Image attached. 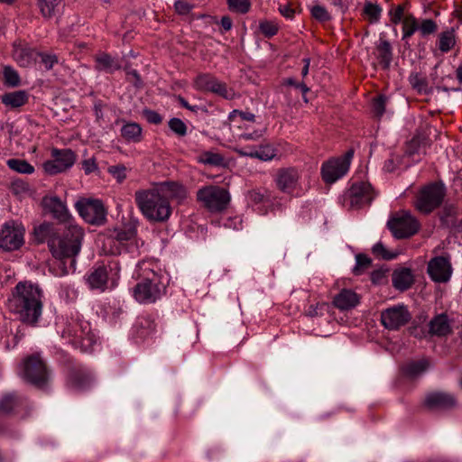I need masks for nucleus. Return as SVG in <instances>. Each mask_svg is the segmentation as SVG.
Segmentation results:
<instances>
[{"mask_svg":"<svg viewBox=\"0 0 462 462\" xmlns=\"http://www.w3.org/2000/svg\"><path fill=\"white\" fill-rule=\"evenodd\" d=\"M23 400L15 393L5 394L0 401V412L7 414L23 405Z\"/></svg>","mask_w":462,"mask_h":462,"instance_id":"obj_33","label":"nucleus"},{"mask_svg":"<svg viewBox=\"0 0 462 462\" xmlns=\"http://www.w3.org/2000/svg\"><path fill=\"white\" fill-rule=\"evenodd\" d=\"M373 254L383 260H393L396 258L397 254L387 250L382 242H377L372 248Z\"/></svg>","mask_w":462,"mask_h":462,"instance_id":"obj_45","label":"nucleus"},{"mask_svg":"<svg viewBox=\"0 0 462 462\" xmlns=\"http://www.w3.org/2000/svg\"><path fill=\"white\" fill-rule=\"evenodd\" d=\"M446 196L447 188L442 181L430 182L419 189L413 207L418 212L430 215L442 205Z\"/></svg>","mask_w":462,"mask_h":462,"instance_id":"obj_6","label":"nucleus"},{"mask_svg":"<svg viewBox=\"0 0 462 462\" xmlns=\"http://www.w3.org/2000/svg\"><path fill=\"white\" fill-rule=\"evenodd\" d=\"M424 404L431 410L450 409L457 405V400L446 392H432L425 396Z\"/></svg>","mask_w":462,"mask_h":462,"instance_id":"obj_21","label":"nucleus"},{"mask_svg":"<svg viewBox=\"0 0 462 462\" xmlns=\"http://www.w3.org/2000/svg\"><path fill=\"white\" fill-rule=\"evenodd\" d=\"M6 164L9 169L18 173L32 174L34 172V167L25 160L9 159Z\"/></svg>","mask_w":462,"mask_h":462,"instance_id":"obj_36","label":"nucleus"},{"mask_svg":"<svg viewBox=\"0 0 462 462\" xmlns=\"http://www.w3.org/2000/svg\"><path fill=\"white\" fill-rule=\"evenodd\" d=\"M259 29L265 37H273L278 32L277 24L271 21L261 22L259 24Z\"/></svg>","mask_w":462,"mask_h":462,"instance_id":"obj_50","label":"nucleus"},{"mask_svg":"<svg viewBox=\"0 0 462 462\" xmlns=\"http://www.w3.org/2000/svg\"><path fill=\"white\" fill-rule=\"evenodd\" d=\"M155 323L150 317L138 319L135 328L141 337H145L155 330Z\"/></svg>","mask_w":462,"mask_h":462,"instance_id":"obj_38","label":"nucleus"},{"mask_svg":"<svg viewBox=\"0 0 462 462\" xmlns=\"http://www.w3.org/2000/svg\"><path fill=\"white\" fill-rule=\"evenodd\" d=\"M387 226L397 239L412 236L420 229L418 219L409 211L396 212L387 222Z\"/></svg>","mask_w":462,"mask_h":462,"instance_id":"obj_10","label":"nucleus"},{"mask_svg":"<svg viewBox=\"0 0 462 462\" xmlns=\"http://www.w3.org/2000/svg\"><path fill=\"white\" fill-rule=\"evenodd\" d=\"M236 116H239L244 121L254 122L255 116L249 111H241L235 109L230 113L229 118L234 119Z\"/></svg>","mask_w":462,"mask_h":462,"instance_id":"obj_59","label":"nucleus"},{"mask_svg":"<svg viewBox=\"0 0 462 462\" xmlns=\"http://www.w3.org/2000/svg\"><path fill=\"white\" fill-rule=\"evenodd\" d=\"M108 171L115 177L117 179L118 181H122L124 180L125 178H126V174H125V166H118V165H116V166H111L109 169H108Z\"/></svg>","mask_w":462,"mask_h":462,"instance_id":"obj_61","label":"nucleus"},{"mask_svg":"<svg viewBox=\"0 0 462 462\" xmlns=\"http://www.w3.org/2000/svg\"><path fill=\"white\" fill-rule=\"evenodd\" d=\"M29 100V94L25 90H17L5 93L1 96V102L11 109L24 106Z\"/></svg>","mask_w":462,"mask_h":462,"instance_id":"obj_27","label":"nucleus"},{"mask_svg":"<svg viewBox=\"0 0 462 462\" xmlns=\"http://www.w3.org/2000/svg\"><path fill=\"white\" fill-rule=\"evenodd\" d=\"M387 100L388 98L384 95H380L373 100L372 110L375 116L380 118L383 115Z\"/></svg>","mask_w":462,"mask_h":462,"instance_id":"obj_48","label":"nucleus"},{"mask_svg":"<svg viewBox=\"0 0 462 462\" xmlns=\"http://www.w3.org/2000/svg\"><path fill=\"white\" fill-rule=\"evenodd\" d=\"M312 16L319 22H326L330 19V15L327 9L321 5H315L311 8Z\"/></svg>","mask_w":462,"mask_h":462,"instance_id":"obj_54","label":"nucleus"},{"mask_svg":"<svg viewBox=\"0 0 462 462\" xmlns=\"http://www.w3.org/2000/svg\"><path fill=\"white\" fill-rule=\"evenodd\" d=\"M231 11L238 14H246L251 6L249 0H227Z\"/></svg>","mask_w":462,"mask_h":462,"instance_id":"obj_47","label":"nucleus"},{"mask_svg":"<svg viewBox=\"0 0 462 462\" xmlns=\"http://www.w3.org/2000/svg\"><path fill=\"white\" fill-rule=\"evenodd\" d=\"M414 282V276L410 268L396 269L392 274L393 286L399 291L408 290Z\"/></svg>","mask_w":462,"mask_h":462,"instance_id":"obj_24","label":"nucleus"},{"mask_svg":"<svg viewBox=\"0 0 462 462\" xmlns=\"http://www.w3.org/2000/svg\"><path fill=\"white\" fill-rule=\"evenodd\" d=\"M91 382V374L81 369L71 371L69 376V383L77 389H84L88 387Z\"/></svg>","mask_w":462,"mask_h":462,"instance_id":"obj_31","label":"nucleus"},{"mask_svg":"<svg viewBox=\"0 0 462 462\" xmlns=\"http://www.w3.org/2000/svg\"><path fill=\"white\" fill-rule=\"evenodd\" d=\"M256 152V159L263 162L271 161L277 155V150L273 147V144L269 143H264L258 145Z\"/></svg>","mask_w":462,"mask_h":462,"instance_id":"obj_39","label":"nucleus"},{"mask_svg":"<svg viewBox=\"0 0 462 462\" xmlns=\"http://www.w3.org/2000/svg\"><path fill=\"white\" fill-rule=\"evenodd\" d=\"M248 199L254 204L263 203L265 200V194L261 190L253 189L248 192Z\"/></svg>","mask_w":462,"mask_h":462,"instance_id":"obj_62","label":"nucleus"},{"mask_svg":"<svg viewBox=\"0 0 462 462\" xmlns=\"http://www.w3.org/2000/svg\"><path fill=\"white\" fill-rule=\"evenodd\" d=\"M354 150L350 149L340 157L330 159L321 166L322 179L326 183H334L348 171Z\"/></svg>","mask_w":462,"mask_h":462,"instance_id":"obj_12","label":"nucleus"},{"mask_svg":"<svg viewBox=\"0 0 462 462\" xmlns=\"http://www.w3.org/2000/svg\"><path fill=\"white\" fill-rule=\"evenodd\" d=\"M108 279L107 270L104 265L93 268L87 276V282L91 289L104 291L106 288Z\"/></svg>","mask_w":462,"mask_h":462,"instance_id":"obj_26","label":"nucleus"},{"mask_svg":"<svg viewBox=\"0 0 462 462\" xmlns=\"http://www.w3.org/2000/svg\"><path fill=\"white\" fill-rule=\"evenodd\" d=\"M134 199L143 217L150 222H165L171 215L170 201L155 188L137 190Z\"/></svg>","mask_w":462,"mask_h":462,"instance_id":"obj_2","label":"nucleus"},{"mask_svg":"<svg viewBox=\"0 0 462 462\" xmlns=\"http://www.w3.org/2000/svg\"><path fill=\"white\" fill-rule=\"evenodd\" d=\"M452 266L448 256H437L428 263V273L436 282H447L452 274Z\"/></svg>","mask_w":462,"mask_h":462,"instance_id":"obj_19","label":"nucleus"},{"mask_svg":"<svg viewBox=\"0 0 462 462\" xmlns=\"http://www.w3.org/2000/svg\"><path fill=\"white\" fill-rule=\"evenodd\" d=\"M386 271L383 269L374 270L371 273V281L374 284H380L383 282L386 278Z\"/></svg>","mask_w":462,"mask_h":462,"instance_id":"obj_63","label":"nucleus"},{"mask_svg":"<svg viewBox=\"0 0 462 462\" xmlns=\"http://www.w3.org/2000/svg\"><path fill=\"white\" fill-rule=\"evenodd\" d=\"M82 169L86 174H90L97 170L96 161L94 159H88L83 161Z\"/></svg>","mask_w":462,"mask_h":462,"instance_id":"obj_64","label":"nucleus"},{"mask_svg":"<svg viewBox=\"0 0 462 462\" xmlns=\"http://www.w3.org/2000/svg\"><path fill=\"white\" fill-rule=\"evenodd\" d=\"M39 55L41 57V62L47 70L51 69L59 61L58 57L55 54L40 53Z\"/></svg>","mask_w":462,"mask_h":462,"instance_id":"obj_56","label":"nucleus"},{"mask_svg":"<svg viewBox=\"0 0 462 462\" xmlns=\"http://www.w3.org/2000/svg\"><path fill=\"white\" fill-rule=\"evenodd\" d=\"M430 365V360L427 358H422L420 360H413L408 362L403 366V372L406 375L410 377H418L426 372Z\"/></svg>","mask_w":462,"mask_h":462,"instance_id":"obj_32","label":"nucleus"},{"mask_svg":"<svg viewBox=\"0 0 462 462\" xmlns=\"http://www.w3.org/2000/svg\"><path fill=\"white\" fill-rule=\"evenodd\" d=\"M121 68L119 61L106 53L96 57V69L106 73H113Z\"/></svg>","mask_w":462,"mask_h":462,"instance_id":"obj_30","label":"nucleus"},{"mask_svg":"<svg viewBox=\"0 0 462 462\" xmlns=\"http://www.w3.org/2000/svg\"><path fill=\"white\" fill-rule=\"evenodd\" d=\"M143 115L146 120L151 124L159 125L162 121V116L156 111L145 109L143 110Z\"/></svg>","mask_w":462,"mask_h":462,"instance_id":"obj_60","label":"nucleus"},{"mask_svg":"<svg viewBox=\"0 0 462 462\" xmlns=\"http://www.w3.org/2000/svg\"><path fill=\"white\" fill-rule=\"evenodd\" d=\"M371 259L363 254H359L356 256V266L353 269L355 275L362 274L371 265Z\"/></svg>","mask_w":462,"mask_h":462,"instance_id":"obj_46","label":"nucleus"},{"mask_svg":"<svg viewBox=\"0 0 462 462\" xmlns=\"http://www.w3.org/2000/svg\"><path fill=\"white\" fill-rule=\"evenodd\" d=\"M61 337L84 353L92 351L97 341L90 323L79 318H71L66 322Z\"/></svg>","mask_w":462,"mask_h":462,"instance_id":"obj_5","label":"nucleus"},{"mask_svg":"<svg viewBox=\"0 0 462 462\" xmlns=\"http://www.w3.org/2000/svg\"><path fill=\"white\" fill-rule=\"evenodd\" d=\"M437 29V23L431 19H425L419 25V31L422 36L434 33Z\"/></svg>","mask_w":462,"mask_h":462,"instance_id":"obj_51","label":"nucleus"},{"mask_svg":"<svg viewBox=\"0 0 462 462\" xmlns=\"http://www.w3.org/2000/svg\"><path fill=\"white\" fill-rule=\"evenodd\" d=\"M75 208L88 224L101 226L106 220V209L98 199L80 198L75 203Z\"/></svg>","mask_w":462,"mask_h":462,"instance_id":"obj_11","label":"nucleus"},{"mask_svg":"<svg viewBox=\"0 0 462 462\" xmlns=\"http://www.w3.org/2000/svg\"><path fill=\"white\" fill-rule=\"evenodd\" d=\"M165 277L153 270H144L143 276L133 288V296L140 303L150 304L166 293Z\"/></svg>","mask_w":462,"mask_h":462,"instance_id":"obj_4","label":"nucleus"},{"mask_svg":"<svg viewBox=\"0 0 462 462\" xmlns=\"http://www.w3.org/2000/svg\"><path fill=\"white\" fill-rule=\"evenodd\" d=\"M44 208L52 215V217L63 223H69L70 214L66 204L57 196L44 197L42 199Z\"/></svg>","mask_w":462,"mask_h":462,"instance_id":"obj_20","label":"nucleus"},{"mask_svg":"<svg viewBox=\"0 0 462 462\" xmlns=\"http://www.w3.org/2000/svg\"><path fill=\"white\" fill-rule=\"evenodd\" d=\"M419 30L417 19L412 14H406L402 22V40L410 38Z\"/></svg>","mask_w":462,"mask_h":462,"instance_id":"obj_40","label":"nucleus"},{"mask_svg":"<svg viewBox=\"0 0 462 462\" xmlns=\"http://www.w3.org/2000/svg\"><path fill=\"white\" fill-rule=\"evenodd\" d=\"M382 8L379 5L366 2L364 6L363 14L365 15L370 23H376L381 17Z\"/></svg>","mask_w":462,"mask_h":462,"instance_id":"obj_41","label":"nucleus"},{"mask_svg":"<svg viewBox=\"0 0 462 462\" xmlns=\"http://www.w3.org/2000/svg\"><path fill=\"white\" fill-rule=\"evenodd\" d=\"M263 135L262 130H254L253 132H245L238 135L239 142L257 141Z\"/></svg>","mask_w":462,"mask_h":462,"instance_id":"obj_57","label":"nucleus"},{"mask_svg":"<svg viewBox=\"0 0 462 462\" xmlns=\"http://www.w3.org/2000/svg\"><path fill=\"white\" fill-rule=\"evenodd\" d=\"M198 162L203 164L220 166L224 162V157L217 152L212 151H205L199 154Z\"/></svg>","mask_w":462,"mask_h":462,"instance_id":"obj_37","label":"nucleus"},{"mask_svg":"<svg viewBox=\"0 0 462 462\" xmlns=\"http://www.w3.org/2000/svg\"><path fill=\"white\" fill-rule=\"evenodd\" d=\"M76 153L71 149L51 150V160L46 161L43 164V170L50 175L61 173L70 169L76 162Z\"/></svg>","mask_w":462,"mask_h":462,"instance_id":"obj_15","label":"nucleus"},{"mask_svg":"<svg viewBox=\"0 0 462 462\" xmlns=\"http://www.w3.org/2000/svg\"><path fill=\"white\" fill-rule=\"evenodd\" d=\"M126 70V79L132 83L135 88H141L143 86V82L141 77L137 70L135 69H127Z\"/></svg>","mask_w":462,"mask_h":462,"instance_id":"obj_58","label":"nucleus"},{"mask_svg":"<svg viewBox=\"0 0 462 462\" xmlns=\"http://www.w3.org/2000/svg\"><path fill=\"white\" fill-rule=\"evenodd\" d=\"M23 226L10 220L3 224L0 229V248L5 251H14L19 249L24 242Z\"/></svg>","mask_w":462,"mask_h":462,"instance_id":"obj_14","label":"nucleus"},{"mask_svg":"<svg viewBox=\"0 0 462 462\" xmlns=\"http://www.w3.org/2000/svg\"><path fill=\"white\" fill-rule=\"evenodd\" d=\"M346 196L351 208H361L370 204L375 194L370 183L362 181L353 183Z\"/></svg>","mask_w":462,"mask_h":462,"instance_id":"obj_18","label":"nucleus"},{"mask_svg":"<svg viewBox=\"0 0 462 462\" xmlns=\"http://www.w3.org/2000/svg\"><path fill=\"white\" fill-rule=\"evenodd\" d=\"M4 84L9 88H15L21 84V79L18 72L10 66L4 68Z\"/></svg>","mask_w":462,"mask_h":462,"instance_id":"obj_43","label":"nucleus"},{"mask_svg":"<svg viewBox=\"0 0 462 462\" xmlns=\"http://www.w3.org/2000/svg\"><path fill=\"white\" fill-rule=\"evenodd\" d=\"M61 0H38V5L43 16L51 17L54 14Z\"/></svg>","mask_w":462,"mask_h":462,"instance_id":"obj_44","label":"nucleus"},{"mask_svg":"<svg viewBox=\"0 0 462 462\" xmlns=\"http://www.w3.org/2000/svg\"><path fill=\"white\" fill-rule=\"evenodd\" d=\"M170 129L179 136H184L187 134V125L180 118H171L169 121Z\"/></svg>","mask_w":462,"mask_h":462,"instance_id":"obj_49","label":"nucleus"},{"mask_svg":"<svg viewBox=\"0 0 462 462\" xmlns=\"http://www.w3.org/2000/svg\"><path fill=\"white\" fill-rule=\"evenodd\" d=\"M23 378L38 388L46 386L50 380L48 367L39 354L25 357L22 364Z\"/></svg>","mask_w":462,"mask_h":462,"instance_id":"obj_9","label":"nucleus"},{"mask_svg":"<svg viewBox=\"0 0 462 462\" xmlns=\"http://www.w3.org/2000/svg\"><path fill=\"white\" fill-rule=\"evenodd\" d=\"M194 86L200 91H210L216 93L226 99H231L234 97L232 89H228L226 85L210 74H199L194 80Z\"/></svg>","mask_w":462,"mask_h":462,"instance_id":"obj_17","label":"nucleus"},{"mask_svg":"<svg viewBox=\"0 0 462 462\" xmlns=\"http://www.w3.org/2000/svg\"><path fill=\"white\" fill-rule=\"evenodd\" d=\"M452 333L451 321L448 315L440 313L429 322V334L434 337H447Z\"/></svg>","mask_w":462,"mask_h":462,"instance_id":"obj_22","label":"nucleus"},{"mask_svg":"<svg viewBox=\"0 0 462 462\" xmlns=\"http://www.w3.org/2000/svg\"><path fill=\"white\" fill-rule=\"evenodd\" d=\"M411 315L404 305H395L381 312V322L389 330H397L405 326Z\"/></svg>","mask_w":462,"mask_h":462,"instance_id":"obj_16","label":"nucleus"},{"mask_svg":"<svg viewBox=\"0 0 462 462\" xmlns=\"http://www.w3.org/2000/svg\"><path fill=\"white\" fill-rule=\"evenodd\" d=\"M333 305L340 310H348L359 303V296L352 290L343 289L334 298Z\"/></svg>","mask_w":462,"mask_h":462,"instance_id":"obj_23","label":"nucleus"},{"mask_svg":"<svg viewBox=\"0 0 462 462\" xmlns=\"http://www.w3.org/2000/svg\"><path fill=\"white\" fill-rule=\"evenodd\" d=\"M136 228L132 225H125L109 231L105 245H109L113 254L134 253L138 248Z\"/></svg>","mask_w":462,"mask_h":462,"instance_id":"obj_7","label":"nucleus"},{"mask_svg":"<svg viewBox=\"0 0 462 462\" xmlns=\"http://www.w3.org/2000/svg\"><path fill=\"white\" fill-rule=\"evenodd\" d=\"M328 309V305L325 302H318L316 304H311L306 310V314L309 317H318L321 316L323 312Z\"/></svg>","mask_w":462,"mask_h":462,"instance_id":"obj_53","label":"nucleus"},{"mask_svg":"<svg viewBox=\"0 0 462 462\" xmlns=\"http://www.w3.org/2000/svg\"><path fill=\"white\" fill-rule=\"evenodd\" d=\"M301 172L295 167L281 168L275 175V184L279 190L291 196L300 195Z\"/></svg>","mask_w":462,"mask_h":462,"instance_id":"obj_13","label":"nucleus"},{"mask_svg":"<svg viewBox=\"0 0 462 462\" xmlns=\"http://www.w3.org/2000/svg\"><path fill=\"white\" fill-rule=\"evenodd\" d=\"M35 51L26 44L14 43L13 58L19 66L29 67L34 60Z\"/></svg>","mask_w":462,"mask_h":462,"instance_id":"obj_25","label":"nucleus"},{"mask_svg":"<svg viewBox=\"0 0 462 462\" xmlns=\"http://www.w3.org/2000/svg\"><path fill=\"white\" fill-rule=\"evenodd\" d=\"M456 44V37L453 30L445 31L439 35V49L441 52L449 51Z\"/></svg>","mask_w":462,"mask_h":462,"instance_id":"obj_35","label":"nucleus"},{"mask_svg":"<svg viewBox=\"0 0 462 462\" xmlns=\"http://www.w3.org/2000/svg\"><path fill=\"white\" fill-rule=\"evenodd\" d=\"M376 58L383 69L390 68L393 60V49L388 41L380 39L376 45Z\"/></svg>","mask_w":462,"mask_h":462,"instance_id":"obj_29","label":"nucleus"},{"mask_svg":"<svg viewBox=\"0 0 462 462\" xmlns=\"http://www.w3.org/2000/svg\"><path fill=\"white\" fill-rule=\"evenodd\" d=\"M197 201L208 211L218 213L224 211L229 202V192L217 185H206L198 189Z\"/></svg>","mask_w":462,"mask_h":462,"instance_id":"obj_8","label":"nucleus"},{"mask_svg":"<svg viewBox=\"0 0 462 462\" xmlns=\"http://www.w3.org/2000/svg\"><path fill=\"white\" fill-rule=\"evenodd\" d=\"M121 135L126 142L139 143L142 140V127L137 123H127L121 128Z\"/></svg>","mask_w":462,"mask_h":462,"instance_id":"obj_34","label":"nucleus"},{"mask_svg":"<svg viewBox=\"0 0 462 462\" xmlns=\"http://www.w3.org/2000/svg\"><path fill=\"white\" fill-rule=\"evenodd\" d=\"M390 20L393 24H398L401 22H403L404 15V7L401 5L392 8L389 11Z\"/></svg>","mask_w":462,"mask_h":462,"instance_id":"obj_52","label":"nucleus"},{"mask_svg":"<svg viewBox=\"0 0 462 462\" xmlns=\"http://www.w3.org/2000/svg\"><path fill=\"white\" fill-rule=\"evenodd\" d=\"M34 234L40 242H44L47 239L49 241L51 237L56 236L53 225L49 222H44L34 227Z\"/></svg>","mask_w":462,"mask_h":462,"instance_id":"obj_42","label":"nucleus"},{"mask_svg":"<svg viewBox=\"0 0 462 462\" xmlns=\"http://www.w3.org/2000/svg\"><path fill=\"white\" fill-rule=\"evenodd\" d=\"M84 236L81 226L69 222L60 235L49 240V247L52 255L59 260L75 257L80 252Z\"/></svg>","mask_w":462,"mask_h":462,"instance_id":"obj_3","label":"nucleus"},{"mask_svg":"<svg viewBox=\"0 0 462 462\" xmlns=\"http://www.w3.org/2000/svg\"><path fill=\"white\" fill-rule=\"evenodd\" d=\"M7 309L23 322L36 323L42 314V291L38 286L19 282L8 298Z\"/></svg>","mask_w":462,"mask_h":462,"instance_id":"obj_1","label":"nucleus"},{"mask_svg":"<svg viewBox=\"0 0 462 462\" xmlns=\"http://www.w3.org/2000/svg\"><path fill=\"white\" fill-rule=\"evenodd\" d=\"M155 189L160 190V192H162L168 200L170 199H176L179 201H181L187 197V191L185 188L176 182H163Z\"/></svg>","mask_w":462,"mask_h":462,"instance_id":"obj_28","label":"nucleus"},{"mask_svg":"<svg viewBox=\"0 0 462 462\" xmlns=\"http://www.w3.org/2000/svg\"><path fill=\"white\" fill-rule=\"evenodd\" d=\"M256 148L257 146H252V145H238L235 151L236 153H238L241 156L250 157V158H255L256 159Z\"/></svg>","mask_w":462,"mask_h":462,"instance_id":"obj_55","label":"nucleus"}]
</instances>
